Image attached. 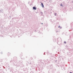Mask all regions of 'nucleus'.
Here are the masks:
<instances>
[{
  "label": "nucleus",
  "mask_w": 73,
  "mask_h": 73,
  "mask_svg": "<svg viewBox=\"0 0 73 73\" xmlns=\"http://www.w3.org/2000/svg\"><path fill=\"white\" fill-rule=\"evenodd\" d=\"M33 9H35V10H36V8L35 7H33Z\"/></svg>",
  "instance_id": "obj_1"
},
{
  "label": "nucleus",
  "mask_w": 73,
  "mask_h": 73,
  "mask_svg": "<svg viewBox=\"0 0 73 73\" xmlns=\"http://www.w3.org/2000/svg\"><path fill=\"white\" fill-rule=\"evenodd\" d=\"M41 4L42 5V7L43 8H44V5H43V3H41Z\"/></svg>",
  "instance_id": "obj_2"
},
{
  "label": "nucleus",
  "mask_w": 73,
  "mask_h": 73,
  "mask_svg": "<svg viewBox=\"0 0 73 73\" xmlns=\"http://www.w3.org/2000/svg\"><path fill=\"white\" fill-rule=\"evenodd\" d=\"M64 44H66V42H64Z\"/></svg>",
  "instance_id": "obj_3"
},
{
  "label": "nucleus",
  "mask_w": 73,
  "mask_h": 73,
  "mask_svg": "<svg viewBox=\"0 0 73 73\" xmlns=\"http://www.w3.org/2000/svg\"><path fill=\"white\" fill-rule=\"evenodd\" d=\"M60 6H62V4H61Z\"/></svg>",
  "instance_id": "obj_4"
}]
</instances>
